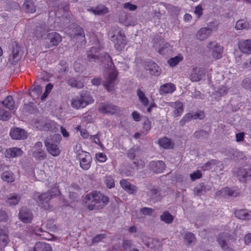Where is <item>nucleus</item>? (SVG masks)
Segmentation results:
<instances>
[{"label":"nucleus","instance_id":"f257e3e1","mask_svg":"<svg viewBox=\"0 0 251 251\" xmlns=\"http://www.w3.org/2000/svg\"><path fill=\"white\" fill-rule=\"evenodd\" d=\"M85 199L91 201L87 205L90 210H100L109 202V198L98 191H93L87 194Z\"/></svg>","mask_w":251,"mask_h":251},{"label":"nucleus","instance_id":"f03ea898","mask_svg":"<svg viewBox=\"0 0 251 251\" xmlns=\"http://www.w3.org/2000/svg\"><path fill=\"white\" fill-rule=\"evenodd\" d=\"M60 193L59 190L56 188H52L47 193L39 194L38 193L34 194V199L38 202L39 205L45 209L49 207L48 202L53 197L58 195Z\"/></svg>","mask_w":251,"mask_h":251},{"label":"nucleus","instance_id":"7ed1b4c3","mask_svg":"<svg viewBox=\"0 0 251 251\" xmlns=\"http://www.w3.org/2000/svg\"><path fill=\"white\" fill-rule=\"evenodd\" d=\"M61 136L59 134H55L54 135L48 138L45 140V145L48 151L52 156H58L60 153V150L58 145L61 140Z\"/></svg>","mask_w":251,"mask_h":251},{"label":"nucleus","instance_id":"20e7f679","mask_svg":"<svg viewBox=\"0 0 251 251\" xmlns=\"http://www.w3.org/2000/svg\"><path fill=\"white\" fill-rule=\"evenodd\" d=\"M94 101L93 98L86 91H82L79 97H77L72 100V106L73 108L78 109L86 107Z\"/></svg>","mask_w":251,"mask_h":251},{"label":"nucleus","instance_id":"39448f33","mask_svg":"<svg viewBox=\"0 0 251 251\" xmlns=\"http://www.w3.org/2000/svg\"><path fill=\"white\" fill-rule=\"evenodd\" d=\"M232 173L241 182H246L251 178V167L247 165L235 167Z\"/></svg>","mask_w":251,"mask_h":251},{"label":"nucleus","instance_id":"423d86ee","mask_svg":"<svg viewBox=\"0 0 251 251\" xmlns=\"http://www.w3.org/2000/svg\"><path fill=\"white\" fill-rule=\"evenodd\" d=\"M111 40L114 43L115 48L118 51L123 50L127 44L125 33L120 29H117L114 31Z\"/></svg>","mask_w":251,"mask_h":251},{"label":"nucleus","instance_id":"0eeeda50","mask_svg":"<svg viewBox=\"0 0 251 251\" xmlns=\"http://www.w3.org/2000/svg\"><path fill=\"white\" fill-rule=\"evenodd\" d=\"M23 52L18 44L12 42L10 45L9 61L12 64H15L22 57Z\"/></svg>","mask_w":251,"mask_h":251},{"label":"nucleus","instance_id":"6e6552de","mask_svg":"<svg viewBox=\"0 0 251 251\" xmlns=\"http://www.w3.org/2000/svg\"><path fill=\"white\" fill-rule=\"evenodd\" d=\"M77 157L79 160L80 167L83 170H87L90 168L92 158L89 153L81 151L77 153Z\"/></svg>","mask_w":251,"mask_h":251},{"label":"nucleus","instance_id":"1a4fd4ad","mask_svg":"<svg viewBox=\"0 0 251 251\" xmlns=\"http://www.w3.org/2000/svg\"><path fill=\"white\" fill-rule=\"evenodd\" d=\"M118 75L116 71L112 70L108 75L105 76V80L103 82V85L109 92H112L114 89L115 80Z\"/></svg>","mask_w":251,"mask_h":251},{"label":"nucleus","instance_id":"9d476101","mask_svg":"<svg viewBox=\"0 0 251 251\" xmlns=\"http://www.w3.org/2000/svg\"><path fill=\"white\" fill-rule=\"evenodd\" d=\"M32 155L38 160H43L47 157L46 151L43 149L41 142H36L31 150Z\"/></svg>","mask_w":251,"mask_h":251},{"label":"nucleus","instance_id":"9b49d317","mask_svg":"<svg viewBox=\"0 0 251 251\" xmlns=\"http://www.w3.org/2000/svg\"><path fill=\"white\" fill-rule=\"evenodd\" d=\"M217 28V25H213L212 27L208 26L201 28L197 33V38L200 41L205 40L211 35L212 31L216 30Z\"/></svg>","mask_w":251,"mask_h":251},{"label":"nucleus","instance_id":"f8f14e48","mask_svg":"<svg viewBox=\"0 0 251 251\" xmlns=\"http://www.w3.org/2000/svg\"><path fill=\"white\" fill-rule=\"evenodd\" d=\"M205 71L203 68L194 67L189 75L192 82H198L205 76Z\"/></svg>","mask_w":251,"mask_h":251},{"label":"nucleus","instance_id":"ddd939ff","mask_svg":"<svg viewBox=\"0 0 251 251\" xmlns=\"http://www.w3.org/2000/svg\"><path fill=\"white\" fill-rule=\"evenodd\" d=\"M10 135L14 140H24L27 138V132L19 127H13L10 129Z\"/></svg>","mask_w":251,"mask_h":251},{"label":"nucleus","instance_id":"4468645a","mask_svg":"<svg viewBox=\"0 0 251 251\" xmlns=\"http://www.w3.org/2000/svg\"><path fill=\"white\" fill-rule=\"evenodd\" d=\"M19 219L24 223H29L33 218L31 211L26 207H22L19 213Z\"/></svg>","mask_w":251,"mask_h":251},{"label":"nucleus","instance_id":"2eb2a0df","mask_svg":"<svg viewBox=\"0 0 251 251\" xmlns=\"http://www.w3.org/2000/svg\"><path fill=\"white\" fill-rule=\"evenodd\" d=\"M239 50L247 55L251 54V39H242L238 42Z\"/></svg>","mask_w":251,"mask_h":251},{"label":"nucleus","instance_id":"dca6fc26","mask_svg":"<svg viewBox=\"0 0 251 251\" xmlns=\"http://www.w3.org/2000/svg\"><path fill=\"white\" fill-rule=\"evenodd\" d=\"M145 69L149 71L150 74L154 76H159L161 73V70L159 67L153 61H149L146 62L145 65Z\"/></svg>","mask_w":251,"mask_h":251},{"label":"nucleus","instance_id":"f3484780","mask_svg":"<svg viewBox=\"0 0 251 251\" xmlns=\"http://www.w3.org/2000/svg\"><path fill=\"white\" fill-rule=\"evenodd\" d=\"M48 31V28L45 23L39 24L33 29L32 33L37 39L43 37Z\"/></svg>","mask_w":251,"mask_h":251},{"label":"nucleus","instance_id":"a211bd4d","mask_svg":"<svg viewBox=\"0 0 251 251\" xmlns=\"http://www.w3.org/2000/svg\"><path fill=\"white\" fill-rule=\"evenodd\" d=\"M165 167V164L162 161H152L149 163L150 169L157 174L162 173Z\"/></svg>","mask_w":251,"mask_h":251},{"label":"nucleus","instance_id":"6ab92c4d","mask_svg":"<svg viewBox=\"0 0 251 251\" xmlns=\"http://www.w3.org/2000/svg\"><path fill=\"white\" fill-rule=\"evenodd\" d=\"M228 234L226 233H221L217 237V241L221 248L225 251H234L233 249L228 246L226 243V239Z\"/></svg>","mask_w":251,"mask_h":251},{"label":"nucleus","instance_id":"aec40b11","mask_svg":"<svg viewBox=\"0 0 251 251\" xmlns=\"http://www.w3.org/2000/svg\"><path fill=\"white\" fill-rule=\"evenodd\" d=\"M208 48L213 50L212 55L216 59H219L222 56L223 47L217 43L211 42L208 45Z\"/></svg>","mask_w":251,"mask_h":251},{"label":"nucleus","instance_id":"412c9836","mask_svg":"<svg viewBox=\"0 0 251 251\" xmlns=\"http://www.w3.org/2000/svg\"><path fill=\"white\" fill-rule=\"evenodd\" d=\"M234 215L238 219L242 220L249 221L251 220V211L246 209L235 210Z\"/></svg>","mask_w":251,"mask_h":251},{"label":"nucleus","instance_id":"4be33fe9","mask_svg":"<svg viewBox=\"0 0 251 251\" xmlns=\"http://www.w3.org/2000/svg\"><path fill=\"white\" fill-rule=\"evenodd\" d=\"M100 110L103 113L114 114L117 113L118 110V108L115 105L104 103L100 105Z\"/></svg>","mask_w":251,"mask_h":251},{"label":"nucleus","instance_id":"5701e85b","mask_svg":"<svg viewBox=\"0 0 251 251\" xmlns=\"http://www.w3.org/2000/svg\"><path fill=\"white\" fill-rule=\"evenodd\" d=\"M211 188V185L204 184V183H201L197 185V186L195 187L194 192L195 195L200 196L202 195H204L207 191H210Z\"/></svg>","mask_w":251,"mask_h":251},{"label":"nucleus","instance_id":"b1692460","mask_svg":"<svg viewBox=\"0 0 251 251\" xmlns=\"http://www.w3.org/2000/svg\"><path fill=\"white\" fill-rule=\"evenodd\" d=\"M21 200V195L17 193H12L7 196L6 202L10 206H14L19 203Z\"/></svg>","mask_w":251,"mask_h":251},{"label":"nucleus","instance_id":"393cba45","mask_svg":"<svg viewBox=\"0 0 251 251\" xmlns=\"http://www.w3.org/2000/svg\"><path fill=\"white\" fill-rule=\"evenodd\" d=\"M48 40L50 41V46H57L62 40V37L57 32H51L48 35Z\"/></svg>","mask_w":251,"mask_h":251},{"label":"nucleus","instance_id":"a878e982","mask_svg":"<svg viewBox=\"0 0 251 251\" xmlns=\"http://www.w3.org/2000/svg\"><path fill=\"white\" fill-rule=\"evenodd\" d=\"M23 151L18 148H12L6 150L5 153V157L11 158L22 156Z\"/></svg>","mask_w":251,"mask_h":251},{"label":"nucleus","instance_id":"bb28decb","mask_svg":"<svg viewBox=\"0 0 251 251\" xmlns=\"http://www.w3.org/2000/svg\"><path fill=\"white\" fill-rule=\"evenodd\" d=\"M176 90L175 85L172 83H168L162 85L159 89L160 94L172 93Z\"/></svg>","mask_w":251,"mask_h":251},{"label":"nucleus","instance_id":"cd10ccee","mask_svg":"<svg viewBox=\"0 0 251 251\" xmlns=\"http://www.w3.org/2000/svg\"><path fill=\"white\" fill-rule=\"evenodd\" d=\"M89 11L93 12L95 15H102L108 12V9L102 4H100L95 7H92Z\"/></svg>","mask_w":251,"mask_h":251},{"label":"nucleus","instance_id":"c85d7f7f","mask_svg":"<svg viewBox=\"0 0 251 251\" xmlns=\"http://www.w3.org/2000/svg\"><path fill=\"white\" fill-rule=\"evenodd\" d=\"M148 195L150 198L154 201H160L162 198L159 189L155 187L150 189Z\"/></svg>","mask_w":251,"mask_h":251},{"label":"nucleus","instance_id":"c756f323","mask_svg":"<svg viewBox=\"0 0 251 251\" xmlns=\"http://www.w3.org/2000/svg\"><path fill=\"white\" fill-rule=\"evenodd\" d=\"M33 251H52L50 245L43 242H37L34 247Z\"/></svg>","mask_w":251,"mask_h":251},{"label":"nucleus","instance_id":"7c9ffc66","mask_svg":"<svg viewBox=\"0 0 251 251\" xmlns=\"http://www.w3.org/2000/svg\"><path fill=\"white\" fill-rule=\"evenodd\" d=\"M99 59V55L97 49L95 48H91L87 52V60L89 61H96Z\"/></svg>","mask_w":251,"mask_h":251},{"label":"nucleus","instance_id":"2f4dec72","mask_svg":"<svg viewBox=\"0 0 251 251\" xmlns=\"http://www.w3.org/2000/svg\"><path fill=\"white\" fill-rule=\"evenodd\" d=\"M127 155L129 158L131 160L135 159L136 157L138 158L141 155V151L138 147L131 148L128 150Z\"/></svg>","mask_w":251,"mask_h":251},{"label":"nucleus","instance_id":"473e14b6","mask_svg":"<svg viewBox=\"0 0 251 251\" xmlns=\"http://www.w3.org/2000/svg\"><path fill=\"white\" fill-rule=\"evenodd\" d=\"M23 8L28 13H34L36 10V6L32 0H27L23 5Z\"/></svg>","mask_w":251,"mask_h":251},{"label":"nucleus","instance_id":"72a5a7b5","mask_svg":"<svg viewBox=\"0 0 251 251\" xmlns=\"http://www.w3.org/2000/svg\"><path fill=\"white\" fill-rule=\"evenodd\" d=\"M2 104L9 110H13L15 108V101L11 96H8L2 101Z\"/></svg>","mask_w":251,"mask_h":251},{"label":"nucleus","instance_id":"f704fd0d","mask_svg":"<svg viewBox=\"0 0 251 251\" xmlns=\"http://www.w3.org/2000/svg\"><path fill=\"white\" fill-rule=\"evenodd\" d=\"M184 241L188 246H191L196 242L195 235L191 232L186 233L184 237Z\"/></svg>","mask_w":251,"mask_h":251},{"label":"nucleus","instance_id":"c9c22d12","mask_svg":"<svg viewBox=\"0 0 251 251\" xmlns=\"http://www.w3.org/2000/svg\"><path fill=\"white\" fill-rule=\"evenodd\" d=\"M2 179L7 182H12L15 180L14 174L10 171H5L1 175Z\"/></svg>","mask_w":251,"mask_h":251},{"label":"nucleus","instance_id":"e433bc0d","mask_svg":"<svg viewBox=\"0 0 251 251\" xmlns=\"http://www.w3.org/2000/svg\"><path fill=\"white\" fill-rule=\"evenodd\" d=\"M161 221L169 224L172 223L174 217L168 211H165L160 216Z\"/></svg>","mask_w":251,"mask_h":251},{"label":"nucleus","instance_id":"4c0bfd02","mask_svg":"<svg viewBox=\"0 0 251 251\" xmlns=\"http://www.w3.org/2000/svg\"><path fill=\"white\" fill-rule=\"evenodd\" d=\"M174 117H177L180 116L183 111L182 103L179 101H176L174 103Z\"/></svg>","mask_w":251,"mask_h":251},{"label":"nucleus","instance_id":"58836bf2","mask_svg":"<svg viewBox=\"0 0 251 251\" xmlns=\"http://www.w3.org/2000/svg\"><path fill=\"white\" fill-rule=\"evenodd\" d=\"M158 143L160 146L164 149H170L173 147L171 141L167 137H164L159 139Z\"/></svg>","mask_w":251,"mask_h":251},{"label":"nucleus","instance_id":"ea45409f","mask_svg":"<svg viewBox=\"0 0 251 251\" xmlns=\"http://www.w3.org/2000/svg\"><path fill=\"white\" fill-rule=\"evenodd\" d=\"M101 62L104 65H107V68L111 67L113 64L111 57L110 55L105 52L101 54Z\"/></svg>","mask_w":251,"mask_h":251},{"label":"nucleus","instance_id":"a19ab883","mask_svg":"<svg viewBox=\"0 0 251 251\" xmlns=\"http://www.w3.org/2000/svg\"><path fill=\"white\" fill-rule=\"evenodd\" d=\"M172 46L168 43H165L159 49L158 52L162 55L168 54L171 52Z\"/></svg>","mask_w":251,"mask_h":251},{"label":"nucleus","instance_id":"79ce46f5","mask_svg":"<svg viewBox=\"0 0 251 251\" xmlns=\"http://www.w3.org/2000/svg\"><path fill=\"white\" fill-rule=\"evenodd\" d=\"M137 95L144 105L147 106L149 104L148 99L145 96L144 93L141 89H137Z\"/></svg>","mask_w":251,"mask_h":251},{"label":"nucleus","instance_id":"37998d69","mask_svg":"<svg viewBox=\"0 0 251 251\" xmlns=\"http://www.w3.org/2000/svg\"><path fill=\"white\" fill-rule=\"evenodd\" d=\"M122 247L125 251H130L134 248V245L132 240H124L122 243Z\"/></svg>","mask_w":251,"mask_h":251},{"label":"nucleus","instance_id":"c03bdc74","mask_svg":"<svg viewBox=\"0 0 251 251\" xmlns=\"http://www.w3.org/2000/svg\"><path fill=\"white\" fill-rule=\"evenodd\" d=\"M0 236L2 238H3L2 239H1V242H2V243L4 244L6 241H10L8 235V231L7 229H6L4 227L1 228L0 226Z\"/></svg>","mask_w":251,"mask_h":251},{"label":"nucleus","instance_id":"a18cd8bd","mask_svg":"<svg viewBox=\"0 0 251 251\" xmlns=\"http://www.w3.org/2000/svg\"><path fill=\"white\" fill-rule=\"evenodd\" d=\"M68 84L73 87L81 88L83 87V83L74 78H72L68 80Z\"/></svg>","mask_w":251,"mask_h":251},{"label":"nucleus","instance_id":"49530a36","mask_svg":"<svg viewBox=\"0 0 251 251\" xmlns=\"http://www.w3.org/2000/svg\"><path fill=\"white\" fill-rule=\"evenodd\" d=\"M183 59V57L181 55H178L175 57H172L168 60V63L171 67L176 66L179 62L181 61Z\"/></svg>","mask_w":251,"mask_h":251},{"label":"nucleus","instance_id":"de8ad7c7","mask_svg":"<svg viewBox=\"0 0 251 251\" xmlns=\"http://www.w3.org/2000/svg\"><path fill=\"white\" fill-rule=\"evenodd\" d=\"M11 116L9 112L0 108V120L2 121L8 120Z\"/></svg>","mask_w":251,"mask_h":251},{"label":"nucleus","instance_id":"09e8293b","mask_svg":"<svg viewBox=\"0 0 251 251\" xmlns=\"http://www.w3.org/2000/svg\"><path fill=\"white\" fill-rule=\"evenodd\" d=\"M249 27V24L243 20L238 21L235 25V28L238 30L246 29Z\"/></svg>","mask_w":251,"mask_h":251},{"label":"nucleus","instance_id":"8fccbe9b","mask_svg":"<svg viewBox=\"0 0 251 251\" xmlns=\"http://www.w3.org/2000/svg\"><path fill=\"white\" fill-rule=\"evenodd\" d=\"M35 234L38 236H40L43 239H47L48 237L50 236V234L48 232L43 230L42 228H38L36 229Z\"/></svg>","mask_w":251,"mask_h":251},{"label":"nucleus","instance_id":"3c124183","mask_svg":"<svg viewBox=\"0 0 251 251\" xmlns=\"http://www.w3.org/2000/svg\"><path fill=\"white\" fill-rule=\"evenodd\" d=\"M193 119V113H188L181 119L179 122L180 126H183L187 122Z\"/></svg>","mask_w":251,"mask_h":251},{"label":"nucleus","instance_id":"603ef678","mask_svg":"<svg viewBox=\"0 0 251 251\" xmlns=\"http://www.w3.org/2000/svg\"><path fill=\"white\" fill-rule=\"evenodd\" d=\"M193 119V113H188L181 119L179 122L180 126H183L187 122Z\"/></svg>","mask_w":251,"mask_h":251},{"label":"nucleus","instance_id":"864d4df0","mask_svg":"<svg viewBox=\"0 0 251 251\" xmlns=\"http://www.w3.org/2000/svg\"><path fill=\"white\" fill-rule=\"evenodd\" d=\"M193 119V113H188L181 119L179 122L180 126H183L187 122Z\"/></svg>","mask_w":251,"mask_h":251},{"label":"nucleus","instance_id":"5fc2aeb1","mask_svg":"<svg viewBox=\"0 0 251 251\" xmlns=\"http://www.w3.org/2000/svg\"><path fill=\"white\" fill-rule=\"evenodd\" d=\"M104 182L109 188H112L115 186L114 179L111 176H106L104 179Z\"/></svg>","mask_w":251,"mask_h":251},{"label":"nucleus","instance_id":"6e6d98bb","mask_svg":"<svg viewBox=\"0 0 251 251\" xmlns=\"http://www.w3.org/2000/svg\"><path fill=\"white\" fill-rule=\"evenodd\" d=\"M208 135V133L203 130L197 131L194 133V136L197 138H200L201 137L207 138Z\"/></svg>","mask_w":251,"mask_h":251},{"label":"nucleus","instance_id":"4d7b16f0","mask_svg":"<svg viewBox=\"0 0 251 251\" xmlns=\"http://www.w3.org/2000/svg\"><path fill=\"white\" fill-rule=\"evenodd\" d=\"M224 192L226 194L231 197H236L238 195V193L232 189L226 187L224 189Z\"/></svg>","mask_w":251,"mask_h":251},{"label":"nucleus","instance_id":"13d9d810","mask_svg":"<svg viewBox=\"0 0 251 251\" xmlns=\"http://www.w3.org/2000/svg\"><path fill=\"white\" fill-rule=\"evenodd\" d=\"M191 179L192 181H195V180L197 179H199L202 176L201 173L200 171L197 170L193 173L191 174L190 175Z\"/></svg>","mask_w":251,"mask_h":251},{"label":"nucleus","instance_id":"bf43d9fd","mask_svg":"<svg viewBox=\"0 0 251 251\" xmlns=\"http://www.w3.org/2000/svg\"><path fill=\"white\" fill-rule=\"evenodd\" d=\"M134 167H136V169L143 168L145 165V162L141 159H137L133 162Z\"/></svg>","mask_w":251,"mask_h":251},{"label":"nucleus","instance_id":"052dcab7","mask_svg":"<svg viewBox=\"0 0 251 251\" xmlns=\"http://www.w3.org/2000/svg\"><path fill=\"white\" fill-rule=\"evenodd\" d=\"M193 119H199L200 120L203 119L205 117L204 112L203 111H200L193 113Z\"/></svg>","mask_w":251,"mask_h":251},{"label":"nucleus","instance_id":"680f3d73","mask_svg":"<svg viewBox=\"0 0 251 251\" xmlns=\"http://www.w3.org/2000/svg\"><path fill=\"white\" fill-rule=\"evenodd\" d=\"M140 211L144 215H150L154 212V210L151 208L143 207L141 209Z\"/></svg>","mask_w":251,"mask_h":251},{"label":"nucleus","instance_id":"e2e57ef3","mask_svg":"<svg viewBox=\"0 0 251 251\" xmlns=\"http://www.w3.org/2000/svg\"><path fill=\"white\" fill-rule=\"evenodd\" d=\"M96 158L99 162H104L106 160L107 157L105 154L99 153L96 154Z\"/></svg>","mask_w":251,"mask_h":251},{"label":"nucleus","instance_id":"0e129e2a","mask_svg":"<svg viewBox=\"0 0 251 251\" xmlns=\"http://www.w3.org/2000/svg\"><path fill=\"white\" fill-rule=\"evenodd\" d=\"M75 34L76 36H81L85 38V35L83 29L80 26H77L75 29Z\"/></svg>","mask_w":251,"mask_h":251},{"label":"nucleus","instance_id":"69168bd1","mask_svg":"<svg viewBox=\"0 0 251 251\" xmlns=\"http://www.w3.org/2000/svg\"><path fill=\"white\" fill-rule=\"evenodd\" d=\"M124 7L126 9H128L130 11H134L137 8L136 5L132 4L129 2L125 3Z\"/></svg>","mask_w":251,"mask_h":251},{"label":"nucleus","instance_id":"338daca9","mask_svg":"<svg viewBox=\"0 0 251 251\" xmlns=\"http://www.w3.org/2000/svg\"><path fill=\"white\" fill-rule=\"evenodd\" d=\"M32 91L35 93L36 95H39L42 92V87L40 85H35L32 89Z\"/></svg>","mask_w":251,"mask_h":251},{"label":"nucleus","instance_id":"774afa93","mask_svg":"<svg viewBox=\"0 0 251 251\" xmlns=\"http://www.w3.org/2000/svg\"><path fill=\"white\" fill-rule=\"evenodd\" d=\"M105 237V234H100L95 236L92 239L93 243H98Z\"/></svg>","mask_w":251,"mask_h":251}]
</instances>
